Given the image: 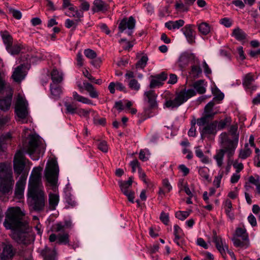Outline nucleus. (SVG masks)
Here are the masks:
<instances>
[{
  "label": "nucleus",
  "instance_id": "nucleus-20",
  "mask_svg": "<svg viewBox=\"0 0 260 260\" xmlns=\"http://www.w3.org/2000/svg\"><path fill=\"white\" fill-rule=\"evenodd\" d=\"M217 121H214L213 122L205 124L202 129L200 128L201 136L205 137L208 135L214 133L215 128L217 126Z\"/></svg>",
  "mask_w": 260,
  "mask_h": 260
},
{
  "label": "nucleus",
  "instance_id": "nucleus-32",
  "mask_svg": "<svg viewBox=\"0 0 260 260\" xmlns=\"http://www.w3.org/2000/svg\"><path fill=\"white\" fill-rule=\"evenodd\" d=\"M209 169L206 167H200L198 168V173L200 176L204 180L208 182L211 181V178L209 175Z\"/></svg>",
  "mask_w": 260,
  "mask_h": 260
},
{
  "label": "nucleus",
  "instance_id": "nucleus-64",
  "mask_svg": "<svg viewBox=\"0 0 260 260\" xmlns=\"http://www.w3.org/2000/svg\"><path fill=\"white\" fill-rule=\"evenodd\" d=\"M128 199V200L132 203H134V192L132 190L126 191L125 193H123Z\"/></svg>",
  "mask_w": 260,
  "mask_h": 260
},
{
  "label": "nucleus",
  "instance_id": "nucleus-63",
  "mask_svg": "<svg viewBox=\"0 0 260 260\" xmlns=\"http://www.w3.org/2000/svg\"><path fill=\"white\" fill-rule=\"evenodd\" d=\"M160 220L165 224H168L169 221V214L162 212L160 215Z\"/></svg>",
  "mask_w": 260,
  "mask_h": 260
},
{
  "label": "nucleus",
  "instance_id": "nucleus-34",
  "mask_svg": "<svg viewBox=\"0 0 260 260\" xmlns=\"http://www.w3.org/2000/svg\"><path fill=\"white\" fill-rule=\"evenodd\" d=\"M70 11L69 14L68 16L69 17H73L79 19V22L80 21V19L83 16V13L82 11H79L75 8L74 7H70L69 8Z\"/></svg>",
  "mask_w": 260,
  "mask_h": 260
},
{
  "label": "nucleus",
  "instance_id": "nucleus-43",
  "mask_svg": "<svg viewBox=\"0 0 260 260\" xmlns=\"http://www.w3.org/2000/svg\"><path fill=\"white\" fill-rule=\"evenodd\" d=\"M64 106L66 107L67 113L71 114H77L78 108L74 104L65 103Z\"/></svg>",
  "mask_w": 260,
  "mask_h": 260
},
{
  "label": "nucleus",
  "instance_id": "nucleus-61",
  "mask_svg": "<svg viewBox=\"0 0 260 260\" xmlns=\"http://www.w3.org/2000/svg\"><path fill=\"white\" fill-rule=\"evenodd\" d=\"M130 166L132 167L133 173L135 172L136 171L137 169H138V171L139 170V169H141L139 161L137 159H135L131 161Z\"/></svg>",
  "mask_w": 260,
  "mask_h": 260
},
{
  "label": "nucleus",
  "instance_id": "nucleus-42",
  "mask_svg": "<svg viewBox=\"0 0 260 260\" xmlns=\"http://www.w3.org/2000/svg\"><path fill=\"white\" fill-rule=\"evenodd\" d=\"M5 89L9 90L10 92H12L10 85L6 84L4 75L0 73V92H2Z\"/></svg>",
  "mask_w": 260,
  "mask_h": 260
},
{
  "label": "nucleus",
  "instance_id": "nucleus-57",
  "mask_svg": "<svg viewBox=\"0 0 260 260\" xmlns=\"http://www.w3.org/2000/svg\"><path fill=\"white\" fill-rule=\"evenodd\" d=\"M184 234H174L175 239L174 241L178 245L181 246L183 245L184 240L182 239V237Z\"/></svg>",
  "mask_w": 260,
  "mask_h": 260
},
{
  "label": "nucleus",
  "instance_id": "nucleus-46",
  "mask_svg": "<svg viewBox=\"0 0 260 260\" xmlns=\"http://www.w3.org/2000/svg\"><path fill=\"white\" fill-rule=\"evenodd\" d=\"M69 235L68 233L59 234L57 236L58 242L59 244H67L69 242Z\"/></svg>",
  "mask_w": 260,
  "mask_h": 260
},
{
  "label": "nucleus",
  "instance_id": "nucleus-29",
  "mask_svg": "<svg viewBox=\"0 0 260 260\" xmlns=\"http://www.w3.org/2000/svg\"><path fill=\"white\" fill-rule=\"evenodd\" d=\"M233 244L235 246L237 247H240L244 249L248 248L250 245L249 240H241L237 237H234L232 239Z\"/></svg>",
  "mask_w": 260,
  "mask_h": 260
},
{
  "label": "nucleus",
  "instance_id": "nucleus-39",
  "mask_svg": "<svg viewBox=\"0 0 260 260\" xmlns=\"http://www.w3.org/2000/svg\"><path fill=\"white\" fill-rule=\"evenodd\" d=\"M73 98L74 100L76 101L81 102L83 104H91V101L82 95H80L76 91H74L73 92Z\"/></svg>",
  "mask_w": 260,
  "mask_h": 260
},
{
  "label": "nucleus",
  "instance_id": "nucleus-35",
  "mask_svg": "<svg viewBox=\"0 0 260 260\" xmlns=\"http://www.w3.org/2000/svg\"><path fill=\"white\" fill-rule=\"evenodd\" d=\"M83 85L85 90L89 93L92 98H97L99 96L98 92L95 90L93 85L87 82H83Z\"/></svg>",
  "mask_w": 260,
  "mask_h": 260
},
{
  "label": "nucleus",
  "instance_id": "nucleus-40",
  "mask_svg": "<svg viewBox=\"0 0 260 260\" xmlns=\"http://www.w3.org/2000/svg\"><path fill=\"white\" fill-rule=\"evenodd\" d=\"M2 37L3 40V42L6 45V48L13 43L12 37L7 31H4L2 32Z\"/></svg>",
  "mask_w": 260,
  "mask_h": 260
},
{
  "label": "nucleus",
  "instance_id": "nucleus-45",
  "mask_svg": "<svg viewBox=\"0 0 260 260\" xmlns=\"http://www.w3.org/2000/svg\"><path fill=\"white\" fill-rule=\"evenodd\" d=\"M148 58L146 55H143L141 59L136 64V67L137 69H144L148 61Z\"/></svg>",
  "mask_w": 260,
  "mask_h": 260
},
{
  "label": "nucleus",
  "instance_id": "nucleus-36",
  "mask_svg": "<svg viewBox=\"0 0 260 260\" xmlns=\"http://www.w3.org/2000/svg\"><path fill=\"white\" fill-rule=\"evenodd\" d=\"M252 153L251 150L249 148L247 143L245 144L244 148L239 151V157L242 159H245L249 157Z\"/></svg>",
  "mask_w": 260,
  "mask_h": 260
},
{
  "label": "nucleus",
  "instance_id": "nucleus-7",
  "mask_svg": "<svg viewBox=\"0 0 260 260\" xmlns=\"http://www.w3.org/2000/svg\"><path fill=\"white\" fill-rule=\"evenodd\" d=\"M14 184L11 168L0 163V192L6 193L12 190Z\"/></svg>",
  "mask_w": 260,
  "mask_h": 260
},
{
  "label": "nucleus",
  "instance_id": "nucleus-18",
  "mask_svg": "<svg viewBox=\"0 0 260 260\" xmlns=\"http://www.w3.org/2000/svg\"><path fill=\"white\" fill-rule=\"evenodd\" d=\"M196 0H179L175 3L176 9L182 12H187L190 6L193 5Z\"/></svg>",
  "mask_w": 260,
  "mask_h": 260
},
{
  "label": "nucleus",
  "instance_id": "nucleus-44",
  "mask_svg": "<svg viewBox=\"0 0 260 260\" xmlns=\"http://www.w3.org/2000/svg\"><path fill=\"white\" fill-rule=\"evenodd\" d=\"M93 111L90 109H78L77 114L81 117L85 118L86 119L89 118V114Z\"/></svg>",
  "mask_w": 260,
  "mask_h": 260
},
{
  "label": "nucleus",
  "instance_id": "nucleus-54",
  "mask_svg": "<svg viewBox=\"0 0 260 260\" xmlns=\"http://www.w3.org/2000/svg\"><path fill=\"white\" fill-rule=\"evenodd\" d=\"M189 215V213L187 211H179L175 213L176 217L181 220H185Z\"/></svg>",
  "mask_w": 260,
  "mask_h": 260
},
{
  "label": "nucleus",
  "instance_id": "nucleus-9",
  "mask_svg": "<svg viewBox=\"0 0 260 260\" xmlns=\"http://www.w3.org/2000/svg\"><path fill=\"white\" fill-rule=\"evenodd\" d=\"M215 105L213 100L209 102L205 106L204 109V115L203 117L198 118L197 120V124L200 126L204 125L208 123L210 119H212L215 115V112H213V108Z\"/></svg>",
  "mask_w": 260,
  "mask_h": 260
},
{
  "label": "nucleus",
  "instance_id": "nucleus-28",
  "mask_svg": "<svg viewBox=\"0 0 260 260\" xmlns=\"http://www.w3.org/2000/svg\"><path fill=\"white\" fill-rule=\"evenodd\" d=\"M50 90L51 97L55 99L58 98L62 92L61 87L58 84H54L53 83L50 84Z\"/></svg>",
  "mask_w": 260,
  "mask_h": 260
},
{
  "label": "nucleus",
  "instance_id": "nucleus-21",
  "mask_svg": "<svg viewBox=\"0 0 260 260\" xmlns=\"http://www.w3.org/2000/svg\"><path fill=\"white\" fill-rule=\"evenodd\" d=\"M181 30L189 43L192 44L195 42V34L192 28L191 25L188 24L185 25L182 28Z\"/></svg>",
  "mask_w": 260,
  "mask_h": 260
},
{
  "label": "nucleus",
  "instance_id": "nucleus-47",
  "mask_svg": "<svg viewBox=\"0 0 260 260\" xmlns=\"http://www.w3.org/2000/svg\"><path fill=\"white\" fill-rule=\"evenodd\" d=\"M237 129L238 126L237 125H233L230 127L229 132L233 137V138H231L228 135V136L231 140L234 141L236 139H238V140H239L238 134H237Z\"/></svg>",
  "mask_w": 260,
  "mask_h": 260
},
{
  "label": "nucleus",
  "instance_id": "nucleus-55",
  "mask_svg": "<svg viewBox=\"0 0 260 260\" xmlns=\"http://www.w3.org/2000/svg\"><path fill=\"white\" fill-rule=\"evenodd\" d=\"M233 167L236 169V172L240 173L243 168L244 166L242 162H239L238 159L235 160L233 164Z\"/></svg>",
  "mask_w": 260,
  "mask_h": 260
},
{
  "label": "nucleus",
  "instance_id": "nucleus-62",
  "mask_svg": "<svg viewBox=\"0 0 260 260\" xmlns=\"http://www.w3.org/2000/svg\"><path fill=\"white\" fill-rule=\"evenodd\" d=\"M220 23L226 27H230L232 24V21L226 17L221 19L220 20Z\"/></svg>",
  "mask_w": 260,
  "mask_h": 260
},
{
  "label": "nucleus",
  "instance_id": "nucleus-13",
  "mask_svg": "<svg viewBox=\"0 0 260 260\" xmlns=\"http://www.w3.org/2000/svg\"><path fill=\"white\" fill-rule=\"evenodd\" d=\"M27 177V174L23 173L19 177L18 180L16 182L15 189V196L16 198L18 199H21L24 196V192Z\"/></svg>",
  "mask_w": 260,
  "mask_h": 260
},
{
  "label": "nucleus",
  "instance_id": "nucleus-48",
  "mask_svg": "<svg viewBox=\"0 0 260 260\" xmlns=\"http://www.w3.org/2000/svg\"><path fill=\"white\" fill-rule=\"evenodd\" d=\"M129 87L132 89L138 91L140 89V84L136 79H132L128 83Z\"/></svg>",
  "mask_w": 260,
  "mask_h": 260
},
{
  "label": "nucleus",
  "instance_id": "nucleus-16",
  "mask_svg": "<svg viewBox=\"0 0 260 260\" xmlns=\"http://www.w3.org/2000/svg\"><path fill=\"white\" fill-rule=\"evenodd\" d=\"M157 95L153 89L146 91L144 93V100L148 103L151 108H155L157 107Z\"/></svg>",
  "mask_w": 260,
  "mask_h": 260
},
{
  "label": "nucleus",
  "instance_id": "nucleus-59",
  "mask_svg": "<svg viewBox=\"0 0 260 260\" xmlns=\"http://www.w3.org/2000/svg\"><path fill=\"white\" fill-rule=\"evenodd\" d=\"M10 12L12 16L17 19H20L22 17V13L19 10L11 9L10 10Z\"/></svg>",
  "mask_w": 260,
  "mask_h": 260
},
{
  "label": "nucleus",
  "instance_id": "nucleus-12",
  "mask_svg": "<svg viewBox=\"0 0 260 260\" xmlns=\"http://www.w3.org/2000/svg\"><path fill=\"white\" fill-rule=\"evenodd\" d=\"M213 242L215 243L217 249L223 256H224L227 252L232 258L235 259L234 252L229 250L225 240H223L220 237L216 235L213 237Z\"/></svg>",
  "mask_w": 260,
  "mask_h": 260
},
{
  "label": "nucleus",
  "instance_id": "nucleus-38",
  "mask_svg": "<svg viewBox=\"0 0 260 260\" xmlns=\"http://www.w3.org/2000/svg\"><path fill=\"white\" fill-rule=\"evenodd\" d=\"M235 237L241 238L242 240H249L248 234L244 228H237Z\"/></svg>",
  "mask_w": 260,
  "mask_h": 260
},
{
  "label": "nucleus",
  "instance_id": "nucleus-31",
  "mask_svg": "<svg viewBox=\"0 0 260 260\" xmlns=\"http://www.w3.org/2000/svg\"><path fill=\"white\" fill-rule=\"evenodd\" d=\"M206 86V82L203 80H200L195 82L193 85V87L194 89L200 94L205 92Z\"/></svg>",
  "mask_w": 260,
  "mask_h": 260
},
{
  "label": "nucleus",
  "instance_id": "nucleus-53",
  "mask_svg": "<svg viewBox=\"0 0 260 260\" xmlns=\"http://www.w3.org/2000/svg\"><path fill=\"white\" fill-rule=\"evenodd\" d=\"M202 73V69L199 66H192L190 74L192 75L194 77H198L199 75Z\"/></svg>",
  "mask_w": 260,
  "mask_h": 260
},
{
  "label": "nucleus",
  "instance_id": "nucleus-51",
  "mask_svg": "<svg viewBox=\"0 0 260 260\" xmlns=\"http://www.w3.org/2000/svg\"><path fill=\"white\" fill-rule=\"evenodd\" d=\"M84 54L87 58L90 59H95L97 56L96 53L94 50L90 49H85Z\"/></svg>",
  "mask_w": 260,
  "mask_h": 260
},
{
  "label": "nucleus",
  "instance_id": "nucleus-4",
  "mask_svg": "<svg viewBox=\"0 0 260 260\" xmlns=\"http://www.w3.org/2000/svg\"><path fill=\"white\" fill-rule=\"evenodd\" d=\"M219 139L221 148L216 152L213 158L215 160L217 166L221 168L223 164L224 154L226 153L229 158L234 155L238 146V139L232 141L226 133H222L219 136Z\"/></svg>",
  "mask_w": 260,
  "mask_h": 260
},
{
  "label": "nucleus",
  "instance_id": "nucleus-3",
  "mask_svg": "<svg viewBox=\"0 0 260 260\" xmlns=\"http://www.w3.org/2000/svg\"><path fill=\"white\" fill-rule=\"evenodd\" d=\"M59 169L57 162L51 160L47 164L45 169V178L50 184L48 188L49 197V208L51 210L56 209L59 201L58 186L56 185Z\"/></svg>",
  "mask_w": 260,
  "mask_h": 260
},
{
  "label": "nucleus",
  "instance_id": "nucleus-19",
  "mask_svg": "<svg viewBox=\"0 0 260 260\" xmlns=\"http://www.w3.org/2000/svg\"><path fill=\"white\" fill-rule=\"evenodd\" d=\"M254 80V75L252 73H249L243 76L242 84L246 88L250 89L251 90H255L257 88V86L252 84Z\"/></svg>",
  "mask_w": 260,
  "mask_h": 260
},
{
  "label": "nucleus",
  "instance_id": "nucleus-8",
  "mask_svg": "<svg viewBox=\"0 0 260 260\" xmlns=\"http://www.w3.org/2000/svg\"><path fill=\"white\" fill-rule=\"evenodd\" d=\"M15 112L18 120L22 123H27L28 117V103L26 100L19 94L16 103Z\"/></svg>",
  "mask_w": 260,
  "mask_h": 260
},
{
  "label": "nucleus",
  "instance_id": "nucleus-1",
  "mask_svg": "<svg viewBox=\"0 0 260 260\" xmlns=\"http://www.w3.org/2000/svg\"><path fill=\"white\" fill-rule=\"evenodd\" d=\"M24 215L19 207H10L6 212L4 225L7 229L13 231L12 238L16 242L26 245L30 242L28 234L19 231L25 230L26 228L27 222L23 218Z\"/></svg>",
  "mask_w": 260,
  "mask_h": 260
},
{
  "label": "nucleus",
  "instance_id": "nucleus-11",
  "mask_svg": "<svg viewBox=\"0 0 260 260\" xmlns=\"http://www.w3.org/2000/svg\"><path fill=\"white\" fill-rule=\"evenodd\" d=\"M136 21L133 17L131 16L128 19L126 18L121 20L119 24L118 28L120 32L125 31L128 36H131L133 33V29L135 27Z\"/></svg>",
  "mask_w": 260,
  "mask_h": 260
},
{
  "label": "nucleus",
  "instance_id": "nucleus-33",
  "mask_svg": "<svg viewBox=\"0 0 260 260\" xmlns=\"http://www.w3.org/2000/svg\"><path fill=\"white\" fill-rule=\"evenodd\" d=\"M118 184L122 193H125L126 191H130L131 190L130 188L132 187V178H129L127 181H118Z\"/></svg>",
  "mask_w": 260,
  "mask_h": 260
},
{
  "label": "nucleus",
  "instance_id": "nucleus-5",
  "mask_svg": "<svg viewBox=\"0 0 260 260\" xmlns=\"http://www.w3.org/2000/svg\"><path fill=\"white\" fill-rule=\"evenodd\" d=\"M23 152L28 153L34 160H38L40 155L44 152V147L41 139L36 136H29L23 142L22 146Z\"/></svg>",
  "mask_w": 260,
  "mask_h": 260
},
{
  "label": "nucleus",
  "instance_id": "nucleus-22",
  "mask_svg": "<svg viewBox=\"0 0 260 260\" xmlns=\"http://www.w3.org/2000/svg\"><path fill=\"white\" fill-rule=\"evenodd\" d=\"M191 54L188 52L182 53L178 61V66L181 69H183L188 65L191 59Z\"/></svg>",
  "mask_w": 260,
  "mask_h": 260
},
{
  "label": "nucleus",
  "instance_id": "nucleus-24",
  "mask_svg": "<svg viewBox=\"0 0 260 260\" xmlns=\"http://www.w3.org/2000/svg\"><path fill=\"white\" fill-rule=\"evenodd\" d=\"M41 254L44 256V260H55L56 256L55 249H51L48 247L42 250Z\"/></svg>",
  "mask_w": 260,
  "mask_h": 260
},
{
  "label": "nucleus",
  "instance_id": "nucleus-14",
  "mask_svg": "<svg viewBox=\"0 0 260 260\" xmlns=\"http://www.w3.org/2000/svg\"><path fill=\"white\" fill-rule=\"evenodd\" d=\"M167 74L165 72H161L156 75H152L149 78V87L150 89L159 88L164 84V82L167 79Z\"/></svg>",
  "mask_w": 260,
  "mask_h": 260
},
{
  "label": "nucleus",
  "instance_id": "nucleus-58",
  "mask_svg": "<svg viewBox=\"0 0 260 260\" xmlns=\"http://www.w3.org/2000/svg\"><path fill=\"white\" fill-rule=\"evenodd\" d=\"M98 148L103 152H107L108 150V145L106 141H101L99 143Z\"/></svg>",
  "mask_w": 260,
  "mask_h": 260
},
{
  "label": "nucleus",
  "instance_id": "nucleus-50",
  "mask_svg": "<svg viewBox=\"0 0 260 260\" xmlns=\"http://www.w3.org/2000/svg\"><path fill=\"white\" fill-rule=\"evenodd\" d=\"M196 123H197V122L195 119L191 121V127L188 132V135L189 137H194L196 136V128L195 127Z\"/></svg>",
  "mask_w": 260,
  "mask_h": 260
},
{
  "label": "nucleus",
  "instance_id": "nucleus-52",
  "mask_svg": "<svg viewBox=\"0 0 260 260\" xmlns=\"http://www.w3.org/2000/svg\"><path fill=\"white\" fill-rule=\"evenodd\" d=\"M149 156L150 153L148 150H141L140 152L139 158L143 161L147 160L149 157Z\"/></svg>",
  "mask_w": 260,
  "mask_h": 260
},
{
  "label": "nucleus",
  "instance_id": "nucleus-30",
  "mask_svg": "<svg viewBox=\"0 0 260 260\" xmlns=\"http://www.w3.org/2000/svg\"><path fill=\"white\" fill-rule=\"evenodd\" d=\"M232 36L238 41H243L246 39L247 35L239 27L233 29Z\"/></svg>",
  "mask_w": 260,
  "mask_h": 260
},
{
  "label": "nucleus",
  "instance_id": "nucleus-56",
  "mask_svg": "<svg viewBox=\"0 0 260 260\" xmlns=\"http://www.w3.org/2000/svg\"><path fill=\"white\" fill-rule=\"evenodd\" d=\"M223 177V172L219 173L217 176H215L213 181V185L218 188L220 187L221 179Z\"/></svg>",
  "mask_w": 260,
  "mask_h": 260
},
{
  "label": "nucleus",
  "instance_id": "nucleus-2",
  "mask_svg": "<svg viewBox=\"0 0 260 260\" xmlns=\"http://www.w3.org/2000/svg\"><path fill=\"white\" fill-rule=\"evenodd\" d=\"M41 167L33 169L29 179L28 196L33 201L34 209L41 211L44 209L45 204V197L43 187L41 183Z\"/></svg>",
  "mask_w": 260,
  "mask_h": 260
},
{
  "label": "nucleus",
  "instance_id": "nucleus-27",
  "mask_svg": "<svg viewBox=\"0 0 260 260\" xmlns=\"http://www.w3.org/2000/svg\"><path fill=\"white\" fill-rule=\"evenodd\" d=\"M51 77L54 84H58L63 80L62 73L56 69H53L51 71Z\"/></svg>",
  "mask_w": 260,
  "mask_h": 260
},
{
  "label": "nucleus",
  "instance_id": "nucleus-10",
  "mask_svg": "<svg viewBox=\"0 0 260 260\" xmlns=\"http://www.w3.org/2000/svg\"><path fill=\"white\" fill-rule=\"evenodd\" d=\"M14 170L15 174L19 176L23 173L25 167L24 155L21 150L18 151L14 156L13 160Z\"/></svg>",
  "mask_w": 260,
  "mask_h": 260
},
{
  "label": "nucleus",
  "instance_id": "nucleus-6",
  "mask_svg": "<svg viewBox=\"0 0 260 260\" xmlns=\"http://www.w3.org/2000/svg\"><path fill=\"white\" fill-rule=\"evenodd\" d=\"M195 94L196 92L192 89L181 90L177 92L174 96L166 97L164 107L170 109H176Z\"/></svg>",
  "mask_w": 260,
  "mask_h": 260
},
{
  "label": "nucleus",
  "instance_id": "nucleus-25",
  "mask_svg": "<svg viewBox=\"0 0 260 260\" xmlns=\"http://www.w3.org/2000/svg\"><path fill=\"white\" fill-rule=\"evenodd\" d=\"M185 22L182 19L176 21H169L165 23V25L169 30L179 29L184 24Z\"/></svg>",
  "mask_w": 260,
  "mask_h": 260
},
{
  "label": "nucleus",
  "instance_id": "nucleus-49",
  "mask_svg": "<svg viewBox=\"0 0 260 260\" xmlns=\"http://www.w3.org/2000/svg\"><path fill=\"white\" fill-rule=\"evenodd\" d=\"M79 19H75L72 20L70 19H67L65 21V26L68 28L73 27L74 29L76 28V26L78 24Z\"/></svg>",
  "mask_w": 260,
  "mask_h": 260
},
{
  "label": "nucleus",
  "instance_id": "nucleus-41",
  "mask_svg": "<svg viewBox=\"0 0 260 260\" xmlns=\"http://www.w3.org/2000/svg\"><path fill=\"white\" fill-rule=\"evenodd\" d=\"M199 31L204 35H207L210 31L209 25L206 22H202L198 25Z\"/></svg>",
  "mask_w": 260,
  "mask_h": 260
},
{
  "label": "nucleus",
  "instance_id": "nucleus-26",
  "mask_svg": "<svg viewBox=\"0 0 260 260\" xmlns=\"http://www.w3.org/2000/svg\"><path fill=\"white\" fill-rule=\"evenodd\" d=\"M93 5L92 9L94 12H103L107 10L106 4L102 0H94Z\"/></svg>",
  "mask_w": 260,
  "mask_h": 260
},
{
  "label": "nucleus",
  "instance_id": "nucleus-60",
  "mask_svg": "<svg viewBox=\"0 0 260 260\" xmlns=\"http://www.w3.org/2000/svg\"><path fill=\"white\" fill-rule=\"evenodd\" d=\"M249 182L256 187L260 183V178L258 176L255 177L251 176L249 178Z\"/></svg>",
  "mask_w": 260,
  "mask_h": 260
},
{
  "label": "nucleus",
  "instance_id": "nucleus-15",
  "mask_svg": "<svg viewBox=\"0 0 260 260\" xmlns=\"http://www.w3.org/2000/svg\"><path fill=\"white\" fill-rule=\"evenodd\" d=\"M15 253L12 245L9 243L3 244V251L0 255L1 260H11Z\"/></svg>",
  "mask_w": 260,
  "mask_h": 260
},
{
  "label": "nucleus",
  "instance_id": "nucleus-23",
  "mask_svg": "<svg viewBox=\"0 0 260 260\" xmlns=\"http://www.w3.org/2000/svg\"><path fill=\"white\" fill-rule=\"evenodd\" d=\"M12 92H10L5 99H0V109L3 111L8 110L10 107L12 99Z\"/></svg>",
  "mask_w": 260,
  "mask_h": 260
},
{
  "label": "nucleus",
  "instance_id": "nucleus-37",
  "mask_svg": "<svg viewBox=\"0 0 260 260\" xmlns=\"http://www.w3.org/2000/svg\"><path fill=\"white\" fill-rule=\"evenodd\" d=\"M21 45L19 44H14L10 45V46H8L6 48L7 51L11 55L18 54L21 50Z\"/></svg>",
  "mask_w": 260,
  "mask_h": 260
},
{
  "label": "nucleus",
  "instance_id": "nucleus-17",
  "mask_svg": "<svg viewBox=\"0 0 260 260\" xmlns=\"http://www.w3.org/2000/svg\"><path fill=\"white\" fill-rule=\"evenodd\" d=\"M26 75V72L24 66L21 64L15 69L12 78L14 81L20 82L25 78Z\"/></svg>",
  "mask_w": 260,
  "mask_h": 260
}]
</instances>
